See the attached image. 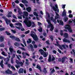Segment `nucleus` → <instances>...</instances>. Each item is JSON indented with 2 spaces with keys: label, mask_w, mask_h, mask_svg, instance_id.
I'll list each match as a JSON object with an SVG mask.
<instances>
[{
  "label": "nucleus",
  "mask_w": 75,
  "mask_h": 75,
  "mask_svg": "<svg viewBox=\"0 0 75 75\" xmlns=\"http://www.w3.org/2000/svg\"><path fill=\"white\" fill-rule=\"evenodd\" d=\"M23 43L24 44L25 46V47H27V44H26V42H25V40H24V39L23 38Z\"/></svg>",
  "instance_id": "29"
},
{
  "label": "nucleus",
  "mask_w": 75,
  "mask_h": 75,
  "mask_svg": "<svg viewBox=\"0 0 75 75\" xmlns=\"http://www.w3.org/2000/svg\"><path fill=\"white\" fill-rule=\"evenodd\" d=\"M47 17L48 18H50V17L51 16H50V14L49 13H47Z\"/></svg>",
  "instance_id": "61"
},
{
  "label": "nucleus",
  "mask_w": 75,
  "mask_h": 75,
  "mask_svg": "<svg viewBox=\"0 0 75 75\" xmlns=\"http://www.w3.org/2000/svg\"><path fill=\"white\" fill-rule=\"evenodd\" d=\"M62 17H67V13L63 12L62 13Z\"/></svg>",
  "instance_id": "26"
},
{
  "label": "nucleus",
  "mask_w": 75,
  "mask_h": 75,
  "mask_svg": "<svg viewBox=\"0 0 75 75\" xmlns=\"http://www.w3.org/2000/svg\"><path fill=\"white\" fill-rule=\"evenodd\" d=\"M54 26L53 25L52 26H51V27L50 29V31H52L54 30Z\"/></svg>",
  "instance_id": "39"
},
{
  "label": "nucleus",
  "mask_w": 75,
  "mask_h": 75,
  "mask_svg": "<svg viewBox=\"0 0 75 75\" xmlns=\"http://www.w3.org/2000/svg\"><path fill=\"white\" fill-rule=\"evenodd\" d=\"M11 64H13V59L11 58Z\"/></svg>",
  "instance_id": "64"
},
{
  "label": "nucleus",
  "mask_w": 75,
  "mask_h": 75,
  "mask_svg": "<svg viewBox=\"0 0 75 75\" xmlns=\"http://www.w3.org/2000/svg\"><path fill=\"white\" fill-rule=\"evenodd\" d=\"M56 43L57 44H54L56 46H57V47H59L61 50H63V48L62 47H63L64 49H65V45H63L61 46V45L59 44V43H58V42H56Z\"/></svg>",
  "instance_id": "2"
},
{
  "label": "nucleus",
  "mask_w": 75,
  "mask_h": 75,
  "mask_svg": "<svg viewBox=\"0 0 75 75\" xmlns=\"http://www.w3.org/2000/svg\"><path fill=\"white\" fill-rule=\"evenodd\" d=\"M50 6L51 7H52L53 9L55 11H57V8H58V5L57 4L55 5V6L56 7L55 8V7H54V6L52 5V4L51 3H50Z\"/></svg>",
  "instance_id": "4"
},
{
  "label": "nucleus",
  "mask_w": 75,
  "mask_h": 75,
  "mask_svg": "<svg viewBox=\"0 0 75 75\" xmlns=\"http://www.w3.org/2000/svg\"><path fill=\"white\" fill-rule=\"evenodd\" d=\"M26 10L29 13H30V12L31 11V8L30 7H29L28 8H26Z\"/></svg>",
  "instance_id": "19"
},
{
  "label": "nucleus",
  "mask_w": 75,
  "mask_h": 75,
  "mask_svg": "<svg viewBox=\"0 0 75 75\" xmlns=\"http://www.w3.org/2000/svg\"><path fill=\"white\" fill-rule=\"evenodd\" d=\"M0 65L1 67L3 68H4V64H3V60H2L0 63Z\"/></svg>",
  "instance_id": "14"
},
{
  "label": "nucleus",
  "mask_w": 75,
  "mask_h": 75,
  "mask_svg": "<svg viewBox=\"0 0 75 75\" xmlns=\"http://www.w3.org/2000/svg\"><path fill=\"white\" fill-rule=\"evenodd\" d=\"M22 2L24 4H28V1L26 0H22Z\"/></svg>",
  "instance_id": "22"
},
{
  "label": "nucleus",
  "mask_w": 75,
  "mask_h": 75,
  "mask_svg": "<svg viewBox=\"0 0 75 75\" xmlns=\"http://www.w3.org/2000/svg\"><path fill=\"white\" fill-rule=\"evenodd\" d=\"M50 38L51 39V40L53 41V40H54V38H53V36H51L50 37Z\"/></svg>",
  "instance_id": "49"
},
{
  "label": "nucleus",
  "mask_w": 75,
  "mask_h": 75,
  "mask_svg": "<svg viewBox=\"0 0 75 75\" xmlns=\"http://www.w3.org/2000/svg\"><path fill=\"white\" fill-rule=\"evenodd\" d=\"M65 29H67V30H68L69 32V33H72V30L71 29V27H64Z\"/></svg>",
  "instance_id": "10"
},
{
  "label": "nucleus",
  "mask_w": 75,
  "mask_h": 75,
  "mask_svg": "<svg viewBox=\"0 0 75 75\" xmlns=\"http://www.w3.org/2000/svg\"><path fill=\"white\" fill-rule=\"evenodd\" d=\"M17 53H18V54H21V51H20V50H19L17 51Z\"/></svg>",
  "instance_id": "50"
},
{
  "label": "nucleus",
  "mask_w": 75,
  "mask_h": 75,
  "mask_svg": "<svg viewBox=\"0 0 75 75\" xmlns=\"http://www.w3.org/2000/svg\"><path fill=\"white\" fill-rule=\"evenodd\" d=\"M31 34L30 35V36L33 38L34 41H38V38L36 34H33L34 33V31H32L31 32Z\"/></svg>",
  "instance_id": "1"
},
{
  "label": "nucleus",
  "mask_w": 75,
  "mask_h": 75,
  "mask_svg": "<svg viewBox=\"0 0 75 75\" xmlns=\"http://www.w3.org/2000/svg\"><path fill=\"white\" fill-rule=\"evenodd\" d=\"M5 54V52H4L3 51L1 52V54L4 55V56H7V54Z\"/></svg>",
  "instance_id": "42"
},
{
  "label": "nucleus",
  "mask_w": 75,
  "mask_h": 75,
  "mask_svg": "<svg viewBox=\"0 0 75 75\" xmlns=\"http://www.w3.org/2000/svg\"><path fill=\"white\" fill-rule=\"evenodd\" d=\"M4 30H5V28H0V31H4Z\"/></svg>",
  "instance_id": "37"
},
{
  "label": "nucleus",
  "mask_w": 75,
  "mask_h": 75,
  "mask_svg": "<svg viewBox=\"0 0 75 75\" xmlns=\"http://www.w3.org/2000/svg\"><path fill=\"white\" fill-rule=\"evenodd\" d=\"M23 71L24 69L23 68H20L18 71V74H23Z\"/></svg>",
  "instance_id": "12"
},
{
  "label": "nucleus",
  "mask_w": 75,
  "mask_h": 75,
  "mask_svg": "<svg viewBox=\"0 0 75 75\" xmlns=\"http://www.w3.org/2000/svg\"><path fill=\"white\" fill-rule=\"evenodd\" d=\"M52 21H53V22L54 23V24H57V21H56V20L53 19Z\"/></svg>",
  "instance_id": "52"
},
{
  "label": "nucleus",
  "mask_w": 75,
  "mask_h": 75,
  "mask_svg": "<svg viewBox=\"0 0 75 75\" xmlns=\"http://www.w3.org/2000/svg\"><path fill=\"white\" fill-rule=\"evenodd\" d=\"M15 67L17 69H18V68H20V66L19 65H16Z\"/></svg>",
  "instance_id": "62"
},
{
  "label": "nucleus",
  "mask_w": 75,
  "mask_h": 75,
  "mask_svg": "<svg viewBox=\"0 0 75 75\" xmlns=\"http://www.w3.org/2000/svg\"><path fill=\"white\" fill-rule=\"evenodd\" d=\"M4 37L2 36L0 37V42H3V41H4Z\"/></svg>",
  "instance_id": "24"
},
{
  "label": "nucleus",
  "mask_w": 75,
  "mask_h": 75,
  "mask_svg": "<svg viewBox=\"0 0 75 75\" xmlns=\"http://www.w3.org/2000/svg\"><path fill=\"white\" fill-rule=\"evenodd\" d=\"M69 18H72V17H73V15H72L70 14L69 15Z\"/></svg>",
  "instance_id": "56"
},
{
  "label": "nucleus",
  "mask_w": 75,
  "mask_h": 75,
  "mask_svg": "<svg viewBox=\"0 0 75 75\" xmlns=\"http://www.w3.org/2000/svg\"><path fill=\"white\" fill-rule=\"evenodd\" d=\"M59 24L61 25H64V23L61 20L59 21Z\"/></svg>",
  "instance_id": "33"
},
{
  "label": "nucleus",
  "mask_w": 75,
  "mask_h": 75,
  "mask_svg": "<svg viewBox=\"0 0 75 75\" xmlns=\"http://www.w3.org/2000/svg\"><path fill=\"white\" fill-rule=\"evenodd\" d=\"M46 43L47 44V45H50V42H48V41H46Z\"/></svg>",
  "instance_id": "60"
},
{
  "label": "nucleus",
  "mask_w": 75,
  "mask_h": 75,
  "mask_svg": "<svg viewBox=\"0 0 75 75\" xmlns=\"http://www.w3.org/2000/svg\"><path fill=\"white\" fill-rule=\"evenodd\" d=\"M16 63L17 64H19L20 62H19L18 60H16Z\"/></svg>",
  "instance_id": "55"
},
{
  "label": "nucleus",
  "mask_w": 75,
  "mask_h": 75,
  "mask_svg": "<svg viewBox=\"0 0 75 75\" xmlns=\"http://www.w3.org/2000/svg\"><path fill=\"white\" fill-rule=\"evenodd\" d=\"M13 18H15L16 19V20H17V17H16V16H15L14 15H13Z\"/></svg>",
  "instance_id": "58"
},
{
  "label": "nucleus",
  "mask_w": 75,
  "mask_h": 75,
  "mask_svg": "<svg viewBox=\"0 0 75 75\" xmlns=\"http://www.w3.org/2000/svg\"><path fill=\"white\" fill-rule=\"evenodd\" d=\"M14 44L15 46H16V47H18L20 46V43L18 42H16Z\"/></svg>",
  "instance_id": "25"
},
{
  "label": "nucleus",
  "mask_w": 75,
  "mask_h": 75,
  "mask_svg": "<svg viewBox=\"0 0 75 75\" xmlns=\"http://www.w3.org/2000/svg\"><path fill=\"white\" fill-rule=\"evenodd\" d=\"M39 52H40V54L41 55H44V50H42V49H40L39 50Z\"/></svg>",
  "instance_id": "15"
},
{
  "label": "nucleus",
  "mask_w": 75,
  "mask_h": 75,
  "mask_svg": "<svg viewBox=\"0 0 75 75\" xmlns=\"http://www.w3.org/2000/svg\"><path fill=\"white\" fill-rule=\"evenodd\" d=\"M11 31L13 33V34H16V31L13 30V29H12L11 30Z\"/></svg>",
  "instance_id": "44"
},
{
  "label": "nucleus",
  "mask_w": 75,
  "mask_h": 75,
  "mask_svg": "<svg viewBox=\"0 0 75 75\" xmlns=\"http://www.w3.org/2000/svg\"><path fill=\"white\" fill-rule=\"evenodd\" d=\"M19 6H20L21 7H22V8H23V7H24V4H21V3L20 4H19Z\"/></svg>",
  "instance_id": "46"
},
{
  "label": "nucleus",
  "mask_w": 75,
  "mask_h": 75,
  "mask_svg": "<svg viewBox=\"0 0 75 75\" xmlns=\"http://www.w3.org/2000/svg\"><path fill=\"white\" fill-rule=\"evenodd\" d=\"M7 65L8 67H9V68H10V67H11V68H12L13 70H16L15 68H14V67L13 66H11V64H8Z\"/></svg>",
  "instance_id": "13"
},
{
  "label": "nucleus",
  "mask_w": 75,
  "mask_h": 75,
  "mask_svg": "<svg viewBox=\"0 0 75 75\" xmlns=\"http://www.w3.org/2000/svg\"><path fill=\"white\" fill-rule=\"evenodd\" d=\"M9 49L10 52L11 53H12L13 52H16V51H15L14 50H13V48L11 47H9Z\"/></svg>",
  "instance_id": "18"
},
{
  "label": "nucleus",
  "mask_w": 75,
  "mask_h": 75,
  "mask_svg": "<svg viewBox=\"0 0 75 75\" xmlns=\"http://www.w3.org/2000/svg\"><path fill=\"white\" fill-rule=\"evenodd\" d=\"M43 55L44 58H46V57H47V53L45 52H44V53L43 54Z\"/></svg>",
  "instance_id": "36"
},
{
  "label": "nucleus",
  "mask_w": 75,
  "mask_h": 75,
  "mask_svg": "<svg viewBox=\"0 0 75 75\" xmlns=\"http://www.w3.org/2000/svg\"><path fill=\"white\" fill-rule=\"evenodd\" d=\"M53 26V25H52V24H49V25L47 26V28H50V27H51L52 26Z\"/></svg>",
  "instance_id": "34"
},
{
  "label": "nucleus",
  "mask_w": 75,
  "mask_h": 75,
  "mask_svg": "<svg viewBox=\"0 0 75 75\" xmlns=\"http://www.w3.org/2000/svg\"><path fill=\"white\" fill-rule=\"evenodd\" d=\"M12 6L13 7L15 8V6H16V4H15V3L14 2H12Z\"/></svg>",
  "instance_id": "53"
},
{
  "label": "nucleus",
  "mask_w": 75,
  "mask_h": 75,
  "mask_svg": "<svg viewBox=\"0 0 75 75\" xmlns=\"http://www.w3.org/2000/svg\"><path fill=\"white\" fill-rule=\"evenodd\" d=\"M39 29L38 30L39 31V32L40 33H41L42 31V27L41 26H40L39 28Z\"/></svg>",
  "instance_id": "28"
},
{
  "label": "nucleus",
  "mask_w": 75,
  "mask_h": 75,
  "mask_svg": "<svg viewBox=\"0 0 75 75\" xmlns=\"http://www.w3.org/2000/svg\"><path fill=\"white\" fill-rule=\"evenodd\" d=\"M28 20H29V18L28 17H26L25 18V19L24 20L23 22L24 23H26L27 22H28Z\"/></svg>",
  "instance_id": "20"
},
{
  "label": "nucleus",
  "mask_w": 75,
  "mask_h": 75,
  "mask_svg": "<svg viewBox=\"0 0 75 75\" xmlns=\"http://www.w3.org/2000/svg\"><path fill=\"white\" fill-rule=\"evenodd\" d=\"M15 2L17 4H18V3H19V1L18 0H16L15 1Z\"/></svg>",
  "instance_id": "54"
},
{
  "label": "nucleus",
  "mask_w": 75,
  "mask_h": 75,
  "mask_svg": "<svg viewBox=\"0 0 75 75\" xmlns=\"http://www.w3.org/2000/svg\"><path fill=\"white\" fill-rule=\"evenodd\" d=\"M23 14L25 17H28V12L25 11L23 12Z\"/></svg>",
  "instance_id": "17"
},
{
  "label": "nucleus",
  "mask_w": 75,
  "mask_h": 75,
  "mask_svg": "<svg viewBox=\"0 0 75 75\" xmlns=\"http://www.w3.org/2000/svg\"><path fill=\"white\" fill-rule=\"evenodd\" d=\"M0 47H4V45L3 43H1L0 44Z\"/></svg>",
  "instance_id": "43"
},
{
  "label": "nucleus",
  "mask_w": 75,
  "mask_h": 75,
  "mask_svg": "<svg viewBox=\"0 0 75 75\" xmlns=\"http://www.w3.org/2000/svg\"><path fill=\"white\" fill-rule=\"evenodd\" d=\"M63 41L64 42H66V43L67 42L68 43H70V41H69V40H67V39L65 38H64L63 39Z\"/></svg>",
  "instance_id": "11"
},
{
  "label": "nucleus",
  "mask_w": 75,
  "mask_h": 75,
  "mask_svg": "<svg viewBox=\"0 0 75 75\" xmlns=\"http://www.w3.org/2000/svg\"><path fill=\"white\" fill-rule=\"evenodd\" d=\"M55 72V70L54 69H53L51 71V74H53V73H54Z\"/></svg>",
  "instance_id": "59"
},
{
  "label": "nucleus",
  "mask_w": 75,
  "mask_h": 75,
  "mask_svg": "<svg viewBox=\"0 0 75 75\" xmlns=\"http://www.w3.org/2000/svg\"><path fill=\"white\" fill-rule=\"evenodd\" d=\"M2 18L5 19L6 23L7 25H8L9 23H11V21H10L8 20V18H6L5 16H2Z\"/></svg>",
  "instance_id": "6"
},
{
  "label": "nucleus",
  "mask_w": 75,
  "mask_h": 75,
  "mask_svg": "<svg viewBox=\"0 0 75 75\" xmlns=\"http://www.w3.org/2000/svg\"><path fill=\"white\" fill-rule=\"evenodd\" d=\"M12 12L11 11H10L8 12V13L7 15V17H11V14H12Z\"/></svg>",
  "instance_id": "16"
},
{
  "label": "nucleus",
  "mask_w": 75,
  "mask_h": 75,
  "mask_svg": "<svg viewBox=\"0 0 75 75\" xmlns=\"http://www.w3.org/2000/svg\"><path fill=\"white\" fill-rule=\"evenodd\" d=\"M16 57V55H15V54H13L11 57V58L12 59H13L14 58H15V57Z\"/></svg>",
  "instance_id": "47"
},
{
  "label": "nucleus",
  "mask_w": 75,
  "mask_h": 75,
  "mask_svg": "<svg viewBox=\"0 0 75 75\" xmlns=\"http://www.w3.org/2000/svg\"><path fill=\"white\" fill-rule=\"evenodd\" d=\"M29 33H30V30H29L25 32V34H29Z\"/></svg>",
  "instance_id": "45"
},
{
  "label": "nucleus",
  "mask_w": 75,
  "mask_h": 75,
  "mask_svg": "<svg viewBox=\"0 0 75 75\" xmlns=\"http://www.w3.org/2000/svg\"><path fill=\"white\" fill-rule=\"evenodd\" d=\"M64 37L66 38H68V33H65L64 34Z\"/></svg>",
  "instance_id": "27"
},
{
  "label": "nucleus",
  "mask_w": 75,
  "mask_h": 75,
  "mask_svg": "<svg viewBox=\"0 0 75 75\" xmlns=\"http://www.w3.org/2000/svg\"><path fill=\"white\" fill-rule=\"evenodd\" d=\"M60 35L61 36H62L64 35V33H63V31L62 30H60Z\"/></svg>",
  "instance_id": "41"
},
{
  "label": "nucleus",
  "mask_w": 75,
  "mask_h": 75,
  "mask_svg": "<svg viewBox=\"0 0 75 75\" xmlns=\"http://www.w3.org/2000/svg\"><path fill=\"white\" fill-rule=\"evenodd\" d=\"M34 48H37V45L35 44H33V45Z\"/></svg>",
  "instance_id": "51"
},
{
  "label": "nucleus",
  "mask_w": 75,
  "mask_h": 75,
  "mask_svg": "<svg viewBox=\"0 0 75 75\" xmlns=\"http://www.w3.org/2000/svg\"><path fill=\"white\" fill-rule=\"evenodd\" d=\"M9 25L11 28H14V25H13V23H9Z\"/></svg>",
  "instance_id": "35"
},
{
  "label": "nucleus",
  "mask_w": 75,
  "mask_h": 75,
  "mask_svg": "<svg viewBox=\"0 0 75 75\" xmlns=\"http://www.w3.org/2000/svg\"><path fill=\"white\" fill-rule=\"evenodd\" d=\"M65 6H66L65 4L63 5L62 8H65Z\"/></svg>",
  "instance_id": "63"
},
{
  "label": "nucleus",
  "mask_w": 75,
  "mask_h": 75,
  "mask_svg": "<svg viewBox=\"0 0 75 75\" xmlns=\"http://www.w3.org/2000/svg\"><path fill=\"white\" fill-rule=\"evenodd\" d=\"M28 27H30L31 26V25L32 24V22L30 21H28V22H27L26 23H25Z\"/></svg>",
  "instance_id": "8"
},
{
  "label": "nucleus",
  "mask_w": 75,
  "mask_h": 75,
  "mask_svg": "<svg viewBox=\"0 0 75 75\" xmlns=\"http://www.w3.org/2000/svg\"><path fill=\"white\" fill-rule=\"evenodd\" d=\"M33 14L34 15V16H37V17L38 16V15L37 14V12H34Z\"/></svg>",
  "instance_id": "38"
},
{
  "label": "nucleus",
  "mask_w": 75,
  "mask_h": 75,
  "mask_svg": "<svg viewBox=\"0 0 75 75\" xmlns=\"http://www.w3.org/2000/svg\"><path fill=\"white\" fill-rule=\"evenodd\" d=\"M5 73L6 74L12 75V74H13V72L10 70H7L5 71Z\"/></svg>",
  "instance_id": "9"
},
{
  "label": "nucleus",
  "mask_w": 75,
  "mask_h": 75,
  "mask_svg": "<svg viewBox=\"0 0 75 75\" xmlns=\"http://www.w3.org/2000/svg\"><path fill=\"white\" fill-rule=\"evenodd\" d=\"M19 64H21V67H23V65H24V64L22 62H20Z\"/></svg>",
  "instance_id": "48"
},
{
  "label": "nucleus",
  "mask_w": 75,
  "mask_h": 75,
  "mask_svg": "<svg viewBox=\"0 0 75 75\" xmlns=\"http://www.w3.org/2000/svg\"><path fill=\"white\" fill-rule=\"evenodd\" d=\"M66 59H68V58L66 57H63L62 58V59L61 58H59L58 59V61H59V62H62V63H64L65 62Z\"/></svg>",
  "instance_id": "5"
},
{
  "label": "nucleus",
  "mask_w": 75,
  "mask_h": 75,
  "mask_svg": "<svg viewBox=\"0 0 75 75\" xmlns=\"http://www.w3.org/2000/svg\"><path fill=\"white\" fill-rule=\"evenodd\" d=\"M70 62H71V63H73V59H72V58H70Z\"/></svg>",
  "instance_id": "57"
},
{
  "label": "nucleus",
  "mask_w": 75,
  "mask_h": 75,
  "mask_svg": "<svg viewBox=\"0 0 75 75\" xmlns=\"http://www.w3.org/2000/svg\"><path fill=\"white\" fill-rule=\"evenodd\" d=\"M10 38H12L13 39H15V40L17 41H20V39L18 38H16L15 36L13 35H11L9 36Z\"/></svg>",
  "instance_id": "7"
},
{
  "label": "nucleus",
  "mask_w": 75,
  "mask_h": 75,
  "mask_svg": "<svg viewBox=\"0 0 75 75\" xmlns=\"http://www.w3.org/2000/svg\"><path fill=\"white\" fill-rule=\"evenodd\" d=\"M63 20L64 21V22H67L68 20V18L67 16L64 17L63 18Z\"/></svg>",
  "instance_id": "21"
},
{
  "label": "nucleus",
  "mask_w": 75,
  "mask_h": 75,
  "mask_svg": "<svg viewBox=\"0 0 75 75\" xmlns=\"http://www.w3.org/2000/svg\"><path fill=\"white\" fill-rule=\"evenodd\" d=\"M36 68H37V69H39L40 72H42V70H41V67H40V66H38V65H37Z\"/></svg>",
  "instance_id": "23"
},
{
  "label": "nucleus",
  "mask_w": 75,
  "mask_h": 75,
  "mask_svg": "<svg viewBox=\"0 0 75 75\" xmlns=\"http://www.w3.org/2000/svg\"><path fill=\"white\" fill-rule=\"evenodd\" d=\"M5 33H6L7 35H8L9 36L11 35V33L7 31H5Z\"/></svg>",
  "instance_id": "30"
},
{
  "label": "nucleus",
  "mask_w": 75,
  "mask_h": 75,
  "mask_svg": "<svg viewBox=\"0 0 75 75\" xmlns=\"http://www.w3.org/2000/svg\"><path fill=\"white\" fill-rule=\"evenodd\" d=\"M52 58L51 59V54L49 55L48 59V61L49 62H51V61H54V60H55V57H54V55H52Z\"/></svg>",
  "instance_id": "3"
},
{
  "label": "nucleus",
  "mask_w": 75,
  "mask_h": 75,
  "mask_svg": "<svg viewBox=\"0 0 75 75\" xmlns=\"http://www.w3.org/2000/svg\"><path fill=\"white\" fill-rule=\"evenodd\" d=\"M28 41H27V43H28L29 44H30V43H31V42H32V40L31 39H28Z\"/></svg>",
  "instance_id": "31"
},
{
  "label": "nucleus",
  "mask_w": 75,
  "mask_h": 75,
  "mask_svg": "<svg viewBox=\"0 0 75 75\" xmlns=\"http://www.w3.org/2000/svg\"><path fill=\"white\" fill-rule=\"evenodd\" d=\"M47 22L48 24H52V23H51V21H50V20H47Z\"/></svg>",
  "instance_id": "40"
},
{
  "label": "nucleus",
  "mask_w": 75,
  "mask_h": 75,
  "mask_svg": "<svg viewBox=\"0 0 75 75\" xmlns=\"http://www.w3.org/2000/svg\"><path fill=\"white\" fill-rule=\"evenodd\" d=\"M30 47L31 48V49L32 51H34V49H33V46L31 44H30Z\"/></svg>",
  "instance_id": "32"
}]
</instances>
